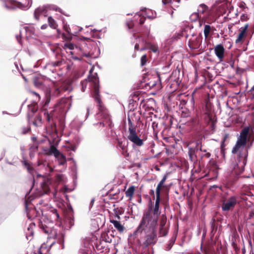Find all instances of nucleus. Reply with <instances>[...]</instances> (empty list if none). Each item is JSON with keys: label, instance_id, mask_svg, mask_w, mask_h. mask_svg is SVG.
<instances>
[{"label": "nucleus", "instance_id": "nucleus-36", "mask_svg": "<svg viewBox=\"0 0 254 254\" xmlns=\"http://www.w3.org/2000/svg\"><path fill=\"white\" fill-rule=\"evenodd\" d=\"M63 27H64V29L68 33H69V27L68 25H66V24H64V26H63Z\"/></svg>", "mask_w": 254, "mask_h": 254}, {"label": "nucleus", "instance_id": "nucleus-8", "mask_svg": "<svg viewBox=\"0 0 254 254\" xmlns=\"http://www.w3.org/2000/svg\"><path fill=\"white\" fill-rule=\"evenodd\" d=\"M26 37L27 39H37L39 37V33L33 25H29L24 28Z\"/></svg>", "mask_w": 254, "mask_h": 254}, {"label": "nucleus", "instance_id": "nucleus-38", "mask_svg": "<svg viewBox=\"0 0 254 254\" xmlns=\"http://www.w3.org/2000/svg\"><path fill=\"white\" fill-rule=\"evenodd\" d=\"M69 148V149L73 151H75L76 149V147L75 145H71L70 146L68 147Z\"/></svg>", "mask_w": 254, "mask_h": 254}, {"label": "nucleus", "instance_id": "nucleus-24", "mask_svg": "<svg viewBox=\"0 0 254 254\" xmlns=\"http://www.w3.org/2000/svg\"><path fill=\"white\" fill-rule=\"evenodd\" d=\"M167 179V176H164L161 181L159 182V183L158 184L156 190V193L158 195H160V191L161 188L163 186V184L166 181Z\"/></svg>", "mask_w": 254, "mask_h": 254}, {"label": "nucleus", "instance_id": "nucleus-48", "mask_svg": "<svg viewBox=\"0 0 254 254\" xmlns=\"http://www.w3.org/2000/svg\"><path fill=\"white\" fill-rule=\"evenodd\" d=\"M94 199H92V200H91V203L92 204V205H93V202H94Z\"/></svg>", "mask_w": 254, "mask_h": 254}, {"label": "nucleus", "instance_id": "nucleus-40", "mask_svg": "<svg viewBox=\"0 0 254 254\" xmlns=\"http://www.w3.org/2000/svg\"><path fill=\"white\" fill-rule=\"evenodd\" d=\"M47 25L45 24H43L41 26V29H45L47 28Z\"/></svg>", "mask_w": 254, "mask_h": 254}, {"label": "nucleus", "instance_id": "nucleus-3", "mask_svg": "<svg viewBox=\"0 0 254 254\" xmlns=\"http://www.w3.org/2000/svg\"><path fill=\"white\" fill-rule=\"evenodd\" d=\"M53 223L50 221L45 217L42 218L40 220V228L49 236L48 238H55L57 236V233L53 228Z\"/></svg>", "mask_w": 254, "mask_h": 254}, {"label": "nucleus", "instance_id": "nucleus-42", "mask_svg": "<svg viewBox=\"0 0 254 254\" xmlns=\"http://www.w3.org/2000/svg\"><path fill=\"white\" fill-rule=\"evenodd\" d=\"M93 53L92 52H89L87 55H85V56L86 57H91L93 55Z\"/></svg>", "mask_w": 254, "mask_h": 254}, {"label": "nucleus", "instance_id": "nucleus-19", "mask_svg": "<svg viewBox=\"0 0 254 254\" xmlns=\"http://www.w3.org/2000/svg\"><path fill=\"white\" fill-rule=\"evenodd\" d=\"M227 1V0H217L216 1V5L220 12H223L226 10Z\"/></svg>", "mask_w": 254, "mask_h": 254}, {"label": "nucleus", "instance_id": "nucleus-37", "mask_svg": "<svg viewBox=\"0 0 254 254\" xmlns=\"http://www.w3.org/2000/svg\"><path fill=\"white\" fill-rule=\"evenodd\" d=\"M172 0H162V3L165 5L169 3H172Z\"/></svg>", "mask_w": 254, "mask_h": 254}, {"label": "nucleus", "instance_id": "nucleus-1", "mask_svg": "<svg viewBox=\"0 0 254 254\" xmlns=\"http://www.w3.org/2000/svg\"><path fill=\"white\" fill-rule=\"evenodd\" d=\"M250 128L247 127L242 130L240 135L238 137L236 143L233 147L232 152L236 154L239 152L238 156L239 158L243 160L242 165L241 169L237 163L233 165V170L229 176L228 179L230 181H235L237 179L238 176L243 171L244 167L246 163V159L248 156V150H246L244 153H241V151L245 148L247 143V137L249 133Z\"/></svg>", "mask_w": 254, "mask_h": 254}, {"label": "nucleus", "instance_id": "nucleus-20", "mask_svg": "<svg viewBox=\"0 0 254 254\" xmlns=\"http://www.w3.org/2000/svg\"><path fill=\"white\" fill-rule=\"evenodd\" d=\"M166 222V220L165 218H162L160 221L159 231L161 236H165L167 235V231L164 227Z\"/></svg>", "mask_w": 254, "mask_h": 254}, {"label": "nucleus", "instance_id": "nucleus-44", "mask_svg": "<svg viewBox=\"0 0 254 254\" xmlns=\"http://www.w3.org/2000/svg\"><path fill=\"white\" fill-rule=\"evenodd\" d=\"M47 120L49 121H50V116L48 114L47 115Z\"/></svg>", "mask_w": 254, "mask_h": 254}, {"label": "nucleus", "instance_id": "nucleus-47", "mask_svg": "<svg viewBox=\"0 0 254 254\" xmlns=\"http://www.w3.org/2000/svg\"><path fill=\"white\" fill-rule=\"evenodd\" d=\"M80 254H88V253L86 252H83L81 253Z\"/></svg>", "mask_w": 254, "mask_h": 254}, {"label": "nucleus", "instance_id": "nucleus-4", "mask_svg": "<svg viewBox=\"0 0 254 254\" xmlns=\"http://www.w3.org/2000/svg\"><path fill=\"white\" fill-rule=\"evenodd\" d=\"M128 122V139L136 145L141 146L143 144V142L137 135L136 130L129 118L127 119Z\"/></svg>", "mask_w": 254, "mask_h": 254}, {"label": "nucleus", "instance_id": "nucleus-49", "mask_svg": "<svg viewBox=\"0 0 254 254\" xmlns=\"http://www.w3.org/2000/svg\"><path fill=\"white\" fill-rule=\"evenodd\" d=\"M87 114H89V109H87Z\"/></svg>", "mask_w": 254, "mask_h": 254}, {"label": "nucleus", "instance_id": "nucleus-26", "mask_svg": "<svg viewBox=\"0 0 254 254\" xmlns=\"http://www.w3.org/2000/svg\"><path fill=\"white\" fill-rule=\"evenodd\" d=\"M58 160L59 163L61 165H63L66 162L65 157L59 151V154L55 156Z\"/></svg>", "mask_w": 254, "mask_h": 254}, {"label": "nucleus", "instance_id": "nucleus-28", "mask_svg": "<svg viewBox=\"0 0 254 254\" xmlns=\"http://www.w3.org/2000/svg\"><path fill=\"white\" fill-rule=\"evenodd\" d=\"M64 49L72 50L75 49H77L78 47L71 43H66L64 45ZM79 49H80V48H79Z\"/></svg>", "mask_w": 254, "mask_h": 254}, {"label": "nucleus", "instance_id": "nucleus-25", "mask_svg": "<svg viewBox=\"0 0 254 254\" xmlns=\"http://www.w3.org/2000/svg\"><path fill=\"white\" fill-rule=\"evenodd\" d=\"M111 222L114 225V227L120 232H122L124 231V227L117 220H111Z\"/></svg>", "mask_w": 254, "mask_h": 254}, {"label": "nucleus", "instance_id": "nucleus-43", "mask_svg": "<svg viewBox=\"0 0 254 254\" xmlns=\"http://www.w3.org/2000/svg\"><path fill=\"white\" fill-rule=\"evenodd\" d=\"M27 169H28V171H29L30 173H31V174H32L31 170V169H30V167H29V166H27Z\"/></svg>", "mask_w": 254, "mask_h": 254}, {"label": "nucleus", "instance_id": "nucleus-23", "mask_svg": "<svg viewBox=\"0 0 254 254\" xmlns=\"http://www.w3.org/2000/svg\"><path fill=\"white\" fill-rule=\"evenodd\" d=\"M135 190V187L133 186L129 187L128 189L126 191V195L131 200L133 197Z\"/></svg>", "mask_w": 254, "mask_h": 254}, {"label": "nucleus", "instance_id": "nucleus-60", "mask_svg": "<svg viewBox=\"0 0 254 254\" xmlns=\"http://www.w3.org/2000/svg\"><path fill=\"white\" fill-rule=\"evenodd\" d=\"M81 29H82V28H79V30H81Z\"/></svg>", "mask_w": 254, "mask_h": 254}, {"label": "nucleus", "instance_id": "nucleus-46", "mask_svg": "<svg viewBox=\"0 0 254 254\" xmlns=\"http://www.w3.org/2000/svg\"><path fill=\"white\" fill-rule=\"evenodd\" d=\"M56 11H60L61 12V9L60 8H56L55 9Z\"/></svg>", "mask_w": 254, "mask_h": 254}, {"label": "nucleus", "instance_id": "nucleus-6", "mask_svg": "<svg viewBox=\"0 0 254 254\" xmlns=\"http://www.w3.org/2000/svg\"><path fill=\"white\" fill-rule=\"evenodd\" d=\"M145 234V241L143 242V245L147 247L150 245L154 244L157 240L156 230L152 231H144Z\"/></svg>", "mask_w": 254, "mask_h": 254}, {"label": "nucleus", "instance_id": "nucleus-59", "mask_svg": "<svg viewBox=\"0 0 254 254\" xmlns=\"http://www.w3.org/2000/svg\"><path fill=\"white\" fill-rule=\"evenodd\" d=\"M16 38H17V40H18V36H16Z\"/></svg>", "mask_w": 254, "mask_h": 254}, {"label": "nucleus", "instance_id": "nucleus-30", "mask_svg": "<svg viewBox=\"0 0 254 254\" xmlns=\"http://www.w3.org/2000/svg\"><path fill=\"white\" fill-rule=\"evenodd\" d=\"M210 30H211L210 26L208 25H205L204 26V34L205 39H206L208 37V35L210 32Z\"/></svg>", "mask_w": 254, "mask_h": 254}, {"label": "nucleus", "instance_id": "nucleus-31", "mask_svg": "<svg viewBox=\"0 0 254 254\" xmlns=\"http://www.w3.org/2000/svg\"><path fill=\"white\" fill-rule=\"evenodd\" d=\"M194 151L195 149L190 147L189 148L188 153L191 160H192L193 156H194Z\"/></svg>", "mask_w": 254, "mask_h": 254}, {"label": "nucleus", "instance_id": "nucleus-51", "mask_svg": "<svg viewBox=\"0 0 254 254\" xmlns=\"http://www.w3.org/2000/svg\"><path fill=\"white\" fill-rule=\"evenodd\" d=\"M58 33H60V30L59 29H57Z\"/></svg>", "mask_w": 254, "mask_h": 254}, {"label": "nucleus", "instance_id": "nucleus-5", "mask_svg": "<svg viewBox=\"0 0 254 254\" xmlns=\"http://www.w3.org/2000/svg\"><path fill=\"white\" fill-rule=\"evenodd\" d=\"M238 198L235 196H231L225 199L222 205L223 211H228L232 209L238 202Z\"/></svg>", "mask_w": 254, "mask_h": 254}, {"label": "nucleus", "instance_id": "nucleus-56", "mask_svg": "<svg viewBox=\"0 0 254 254\" xmlns=\"http://www.w3.org/2000/svg\"><path fill=\"white\" fill-rule=\"evenodd\" d=\"M176 1H177L178 2H179L180 0H176Z\"/></svg>", "mask_w": 254, "mask_h": 254}, {"label": "nucleus", "instance_id": "nucleus-50", "mask_svg": "<svg viewBox=\"0 0 254 254\" xmlns=\"http://www.w3.org/2000/svg\"><path fill=\"white\" fill-rule=\"evenodd\" d=\"M151 193H152L153 194L154 193V190H151Z\"/></svg>", "mask_w": 254, "mask_h": 254}, {"label": "nucleus", "instance_id": "nucleus-29", "mask_svg": "<svg viewBox=\"0 0 254 254\" xmlns=\"http://www.w3.org/2000/svg\"><path fill=\"white\" fill-rule=\"evenodd\" d=\"M33 124L36 127L40 126L42 125V118L40 116L37 117Z\"/></svg>", "mask_w": 254, "mask_h": 254}, {"label": "nucleus", "instance_id": "nucleus-39", "mask_svg": "<svg viewBox=\"0 0 254 254\" xmlns=\"http://www.w3.org/2000/svg\"><path fill=\"white\" fill-rule=\"evenodd\" d=\"M199 144V142L197 141L196 143V146H195L196 150H198V149L201 150V146H200L199 147L198 146Z\"/></svg>", "mask_w": 254, "mask_h": 254}, {"label": "nucleus", "instance_id": "nucleus-35", "mask_svg": "<svg viewBox=\"0 0 254 254\" xmlns=\"http://www.w3.org/2000/svg\"><path fill=\"white\" fill-rule=\"evenodd\" d=\"M87 83V80L83 81L82 82V90L83 91H85V89L86 87Z\"/></svg>", "mask_w": 254, "mask_h": 254}, {"label": "nucleus", "instance_id": "nucleus-52", "mask_svg": "<svg viewBox=\"0 0 254 254\" xmlns=\"http://www.w3.org/2000/svg\"><path fill=\"white\" fill-rule=\"evenodd\" d=\"M58 177H59L60 179H61V176L60 175L58 176Z\"/></svg>", "mask_w": 254, "mask_h": 254}, {"label": "nucleus", "instance_id": "nucleus-16", "mask_svg": "<svg viewBox=\"0 0 254 254\" xmlns=\"http://www.w3.org/2000/svg\"><path fill=\"white\" fill-rule=\"evenodd\" d=\"M136 42L134 46L135 50L142 51L146 49V42L142 38L139 37Z\"/></svg>", "mask_w": 254, "mask_h": 254}, {"label": "nucleus", "instance_id": "nucleus-11", "mask_svg": "<svg viewBox=\"0 0 254 254\" xmlns=\"http://www.w3.org/2000/svg\"><path fill=\"white\" fill-rule=\"evenodd\" d=\"M214 52L216 56L220 61H222L224 55V48L221 44L216 45L214 48Z\"/></svg>", "mask_w": 254, "mask_h": 254}, {"label": "nucleus", "instance_id": "nucleus-54", "mask_svg": "<svg viewBox=\"0 0 254 254\" xmlns=\"http://www.w3.org/2000/svg\"><path fill=\"white\" fill-rule=\"evenodd\" d=\"M35 94L37 96H39L38 94H37V93H35Z\"/></svg>", "mask_w": 254, "mask_h": 254}, {"label": "nucleus", "instance_id": "nucleus-58", "mask_svg": "<svg viewBox=\"0 0 254 254\" xmlns=\"http://www.w3.org/2000/svg\"><path fill=\"white\" fill-rule=\"evenodd\" d=\"M148 12H152V11H151V10H148Z\"/></svg>", "mask_w": 254, "mask_h": 254}, {"label": "nucleus", "instance_id": "nucleus-55", "mask_svg": "<svg viewBox=\"0 0 254 254\" xmlns=\"http://www.w3.org/2000/svg\"><path fill=\"white\" fill-rule=\"evenodd\" d=\"M54 243H55V241H54V242H53L52 243L51 245H53Z\"/></svg>", "mask_w": 254, "mask_h": 254}, {"label": "nucleus", "instance_id": "nucleus-13", "mask_svg": "<svg viewBox=\"0 0 254 254\" xmlns=\"http://www.w3.org/2000/svg\"><path fill=\"white\" fill-rule=\"evenodd\" d=\"M47 14V10L45 6H43L36 8L34 11V17L36 19L39 20L40 16H46Z\"/></svg>", "mask_w": 254, "mask_h": 254}, {"label": "nucleus", "instance_id": "nucleus-32", "mask_svg": "<svg viewBox=\"0 0 254 254\" xmlns=\"http://www.w3.org/2000/svg\"><path fill=\"white\" fill-rule=\"evenodd\" d=\"M147 62V57L146 55H144L141 57V65H144Z\"/></svg>", "mask_w": 254, "mask_h": 254}, {"label": "nucleus", "instance_id": "nucleus-53", "mask_svg": "<svg viewBox=\"0 0 254 254\" xmlns=\"http://www.w3.org/2000/svg\"><path fill=\"white\" fill-rule=\"evenodd\" d=\"M128 28H131V26H130L129 25H128Z\"/></svg>", "mask_w": 254, "mask_h": 254}, {"label": "nucleus", "instance_id": "nucleus-12", "mask_svg": "<svg viewBox=\"0 0 254 254\" xmlns=\"http://www.w3.org/2000/svg\"><path fill=\"white\" fill-rule=\"evenodd\" d=\"M17 8L21 9H28L32 4V0H16Z\"/></svg>", "mask_w": 254, "mask_h": 254}, {"label": "nucleus", "instance_id": "nucleus-22", "mask_svg": "<svg viewBox=\"0 0 254 254\" xmlns=\"http://www.w3.org/2000/svg\"><path fill=\"white\" fill-rule=\"evenodd\" d=\"M33 81L36 87H41L43 83L42 76L41 75L34 76Z\"/></svg>", "mask_w": 254, "mask_h": 254}, {"label": "nucleus", "instance_id": "nucleus-9", "mask_svg": "<svg viewBox=\"0 0 254 254\" xmlns=\"http://www.w3.org/2000/svg\"><path fill=\"white\" fill-rule=\"evenodd\" d=\"M88 79L90 82H93L94 84V98L96 101L99 104V106H101V100L99 98V89H98V78L96 77V75H93L91 76L90 75L88 77Z\"/></svg>", "mask_w": 254, "mask_h": 254}, {"label": "nucleus", "instance_id": "nucleus-17", "mask_svg": "<svg viewBox=\"0 0 254 254\" xmlns=\"http://www.w3.org/2000/svg\"><path fill=\"white\" fill-rule=\"evenodd\" d=\"M5 8L8 10L17 8L16 0H1Z\"/></svg>", "mask_w": 254, "mask_h": 254}, {"label": "nucleus", "instance_id": "nucleus-57", "mask_svg": "<svg viewBox=\"0 0 254 254\" xmlns=\"http://www.w3.org/2000/svg\"><path fill=\"white\" fill-rule=\"evenodd\" d=\"M24 80H25V81H26V80H27V79H26L25 77H24Z\"/></svg>", "mask_w": 254, "mask_h": 254}, {"label": "nucleus", "instance_id": "nucleus-18", "mask_svg": "<svg viewBox=\"0 0 254 254\" xmlns=\"http://www.w3.org/2000/svg\"><path fill=\"white\" fill-rule=\"evenodd\" d=\"M43 151L47 155H54L55 156L59 154V151L54 145H51L49 148H44Z\"/></svg>", "mask_w": 254, "mask_h": 254}, {"label": "nucleus", "instance_id": "nucleus-21", "mask_svg": "<svg viewBox=\"0 0 254 254\" xmlns=\"http://www.w3.org/2000/svg\"><path fill=\"white\" fill-rule=\"evenodd\" d=\"M208 11V6L205 4L202 3L199 4L197 7V11L198 14L202 16V15L206 13Z\"/></svg>", "mask_w": 254, "mask_h": 254}, {"label": "nucleus", "instance_id": "nucleus-2", "mask_svg": "<svg viewBox=\"0 0 254 254\" xmlns=\"http://www.w3.org/2000/svg\"><path fill=\"white\" fill-rule=\"evenodd\" d=\"M151 206L143 214L141 221L136 230L134 232V234L141 233L142 231H152L156 230L158 218L152 215Z\"/></svg>", "mask_w": 254, "mask_h": 254}, {"label": "nucleus", "instance_id": "nucleus-15", "mask_svg": "<svg viewBox=\"0 0 254 254\" xmlns=\"http://www.w3.org/2000/svg\"><path fill=\"white\" fill-rule=\"evenodd\" d=\"M190 19L192 22L199 21V26H201L202 23L204 20V17L198 14L197 12H193L190 16Z\"/></svg>", "mask_w": 254, "mask_h": 254}, {"label": "nucleus", "instance_id": "nucleus-10", "mask_svg": "<svg viewBox=\"0 0 254 254\" xmlns=\"http://www.w3.org/2000/svg\"><path fill=\"white\" fill-rule=\"evenodd\" d=\"M248 25H246L244 27H242L240 30V32L239 33L237 38L235 41L236 44L242 43L246 36V31L248 28Z\"/></svg>", "mask_w": 254, "mask_h": 254}, {"label": "nucleus", "instance_id": "nucleus-33", "mask_svg": "<svg viewBox=\"0 0 254 254\" xmlns=\"http://www.w3.org/2000/svg\"><path fill=\"white\" fill-rule=\"evenodd\" d=\"M149 48L154 53H156L158 50V47L155 45H151Z\"/></svg>", "mask_w": 254, "mask_h": 254}, {"label": "nucleus", "instance_id": "nucleus-14", "mask_svg": "<svg viewBox=\"0 0 254 254\" xmlns=\"http://www.w3.org/2000/svg\"><path fill=\"white\" fill-rule=\"evenodd\" d=\"M160 195L156 194V198L155 200V206L153 208V212H152V215H153L158 218V216L160 214L159 210V205L160 201Z\"/></svg>", "mask_w": 254, "mask_h": 254}, {"label": "nucleus", "instance_id": "nucleus-41", "mask_svg": "<svg viewBox=\"0 0 254 254\" xmlns=\"http://www.w3.org/2000/svg\"><path fill=\"white\" fill-rule=\"evenodd\" d=\"M60 91L59 89H57L55 91V96H57L60 94Z\"/></svg>", "mask_w": 254, "mask_h": 254}, {"label": "nucleus", "instance_id": "nucleus-27", "mask_svg": "<svg viewBox=\"0 0 254 254\" xmlns=\"http://www.w3.org/2000/svg\"><path fill=\"white\" fill-rule=\"evenodd\" d=\"M48 21L49 26L52 28H53V29L57 28V27L58 26V24H57L56 21H55V20L54 19H53L52 17L49 16L48 18Z\"/></svg>", "mask_w": 254, "mask_h": 254}, {"label": "nucleus", "instance_id": "nucleus-45", "mask_svg": "<svg viewBox=\"0 0 254 254\" xmlns=\"http://www.w3.org/2000/svg\"><path fill=\"white\" fill-rule=\"evenodd\" d=\"M250 92H254V85L252 87L251 89L250 90Z\"/></svg>", "mask_w": 254, "mask_h": 254}, {"label": "nucleus", "instance_id": "nucleus-7", "mask_svg": "<svg viewBox=\"0 0 254 254\" xmlns=\"http://www.w3.org/2000/svg\"><path fill=\"white\" fill-rule=\"evenodd\" d=\"M145 17H147L151 19L154 18V16L150 15L148 13L147 9L144 8V9L141 10V11L135 13L134 15V19L136 22H139L140 24H142L144 22Z\"/></svg>", "mask_w": 254, "mask_h": 254}, {"label": "nucleus", "instance_id": "nucleus-34", "mask_svg": "<svg viewBox=\"0 0 254 254\" xmlns=\"http://www.w3.org/2000/svg\"><path fill=\"white\" fill-rule=\"evenodd\" d=\"M52 211L53 212V215L56 216V218L59 219L60 218V215L58 213L57 209H54L52 210Z\"/></svg>", "mask_w": 254, "mask_h": 254}]
</instances>
